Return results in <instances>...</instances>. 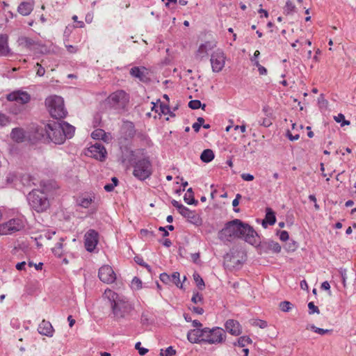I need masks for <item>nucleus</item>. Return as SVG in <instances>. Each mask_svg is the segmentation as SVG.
Wrapping results in <instances>:
<instances>
[{"label":"nucleus","mask_w":356,"mask_h":356,"mask_svg":"<svg viewBox=\"0 0 356 356\" xmlns=\"http://www.w3.org/2000/svg\"><path fill=\"white\" fill-rule=\"evenodd\" d=\"M102 299L111 308L115 318H124L132 311V307L127 298L111 289H106L104 291Z\"/></svg>","instance_id":"f257e3e1"},{"label":"nucleus","mask_w":356,"mask_h":356,"mask_svg":"<svg viewBox=\"0 0 356 356\" xmlns=\"http://www.w3.org/2000/svg\"><path fill=\"white\" fill-rule=\"evenodd\" d=\"M44 104L48 112L53 118L60 119L65 117L67 111L63 97L50 95L45 99Z\"/></svg>","instance_id":"f03ea898"},{"label":"nucleus","mask_w":356,"mask_h":356,"mask_svg":"<svg viewBox=\"0 0 356 356\" xmlns=\"http://www.w3.org/2000/svg\"><path fill=\"white\" fill-rule=\"evenodd\" d=\"M28 202L31 209L38 213L44 212L49 207L47 195L40 189H35L29 193Z\"/></svg>","instance_id":"7ed1b4c3"},{"label":"nucleus","mask_w":356,"mask_h":356,"mask_svg":"<svg viewBox=\"0 0 356 356\" xmlns=\"http://www.w3.org/2000/svg\"><path fill=\"white\" fill-rule=\"evenodd\" d=\"M204 343L219 344L225 341V331L220 327H205Z\"/></svg>","instance_id":"20e7f679"},{"label":"nucleus","mask_w":356,"mask_h":356,"mask_svg":"<svg viewBox=\"0 0 356 356\" xmlns=\"http://www.w3.org/2000/svg\"><path fill=\"white\" fill-rule=\"evenodd\" d=\"M45 131L48 138L55 144H62L65 142V133H63L60 124H48Z\"/></svg>","instance_id":"39448f33"},{"label":"nucleus","mask_w":356,"mask_h":356,"mask_svg":"<svg viewBox=\"0 0 356 356\" xmlns=\"http://www.w3.org/2000/svg\"><path fill=\"white\" fill-rule=\"evenodd\" d=\"M240 220H234L228 222L225 228L219 232L220 239H228L229 238H239Z\"/></svg>","instance_id":"423d86ee"},{"label":"nucleus","mask_w":356,"mask_h":356,"mask_svg":"<svg viewBox=\"0 0 356 356\" xmlns=\"http://www.w3.org/2000/svg\"><path fill=\"white\" fill-rule=\"evenodd\" d=\"M152 173L151 163L147 159L138 161L134 165V175L139 179L148 178Z\"/></svg>","instance_id":"0eeeda50"},{"label":"nucleus","mask_w":356,"mask_h":356,"mask_svg":"<svg viewBox=\"0 0 356 356\" xmlns=\"http://www.w3.org/2000/svg\"><path fill=\"white\" fill-rule=\"evenodd\" d=\"M24 228L22 220L12 219L0 225V235H8L18 232Z\"/></svg>","instance_id":"6e6552de"},{"label":"nucleus","mask_w":356,"mask_h":356,"mask_svg":"<svg viewBox=\"0 0 356 356\" xmlns=\"http://www.w3.org/2000/svg\"><path fill=\"white\" fill-rule=\"evenodd\" d=\"M98 277L102 282L108 284L114 283L117 278L114 270L109 265H103L100 267Z\"/></svg>","instance_id":"1a4fd4ad"},{"label":"nucleus","mask_w":356,"mask_h":356,"mask_svg":"<svg viewBox=\"0 0 356 356\" xmlns=\"http://www.w3.org/2000/svg\"><path fill=\"white\" fill-rule=\"evenodd\" d=\"M210 60L212 71L218 73L221 72L224 68L226 57L222 51H216L211 54Z\"/></svg>","instance_id":"9d476101"},{"label":"nucleus","mask_w":356,"mask_h":356,"mask_svg":"<svg viewBox=\"0 0 356 356\" xmlns=\"http://www.w3.org/2000/svg\"><path fill=\"white\" fill-rule=\"evenodd\" d=\"M205 327L191 330L187 333V339L191 343H204Z\"/></svg>","instance_id":"9b49d317"},{"label":"nucleus","mask_w":356,"mask_h":356,"mask_svg":"<svg viewBox=\"0 0 356 356\" xmlns=\"http://www.w3.org/2000/svg\"><path fill=\"white\" fill-rule=\"evenodd\" d=\"M106 150L104 146L95 144L88 149V155L95 159L104 161L106 157Z\"/></svg>","instance_id":"f8f14e48"},{"label":"nucleus","mask_w":356,"mask_h":356,"mask_svg":"<svg viewBox=\"0 0 356 356\" xmlns=\"http://www.w3.org/2000/svg\"><path fill=\"white\" fill-rule=\"evenodd\" d=\"M98 243V233L93 230H89L85 234V246L88 251H93Z\"/></svg>","instance_id":"ddd939ff"},{"label":"nucleus","mask_w":356,"mask_h":356,"mask_svg":"<svg viewBox=\"0 0 356 356\" xmlns=\"http://www.w3.org/2000/svg\"><path fill=\"white\" fill-rule=\"evenodd\" d=\"M181 215L186 218L187 221L193 225L199 227L202 225V219L200 215L196 213L193 211L190 210L187 207L182 209Z\"/></svg>","instance_id":"4468645a"},{"label":"nucleus","mask_w":356,"mask_h":356,"mask_svg":"<svg viewBox=\"0 0 356 356\" xmlns=\"http://www.w3.org/2000/svg\"><path fill=\"white\" fill-rule=\"evenodd\" d=\"M240 232L239 238H243L247 241H250L252 238L257 236V232L248 224L243 223L240 220Z\"/></svg>","instance_id":"2eb2a0df"},{"label":"nucleus","mask_w":356,"mask_h":356,"mask_svg":"<svg viewBox=\"0 0 356 356\" xmlns=\"http://www.w3.org/2000/svg\"><path fill=\"white\" fill-rule=\"evenodd\" d=\"M9 101L16 102L18 104H26L29 102L30 95L26 92L15 91L7 96Z\"/></svg>","instance_id":"dca6fc26"},{"label":"nucleus","mask_w":356,"mask_h":356,"mask_svg":"<svg viewBox=\"0 0 356 356\" xmlns=\"http://www.w3.org/2000/svg\"><path fill=\"white\" fill-rule=\"evenodd\" d=\"M95 202V195L93 193L84 194L81 195L77 200V205L84 208L88 209L91 207Z\"/></svg>","instance_id":"f3484780"},{"label":"nucleus","mask_w":356,"mask_h":356,"mask_svg":"<svg viewBox=\"0 0 356 356\" xmlns=\"http://www.w3.org/2000/svg\"><path fill=\"white\" fill-rule=\"evenodd\" d=\"M110 100L119 105H124L128 102V95L122 90L117 91L112 93L110 97Z\"/></svg>","instance_id":"a211bd4d"},{"label":"nucleus","mask_w":356,"mask_h":356,"mask_svg":"<svg viewBox=\"0 0 356 356\" xmlns=\"http://www.w3.org/2000/svg\"><path fill=\"white\" fill-rule=\"evenodd\" d=\"M225 327L227 331L234 336H238L242 332L240 324L234 320H228Z\"/></svg>","instance_id":"6ab92c4d"},{"label":"nucleus","mask_w":356,"mask_h":356,"mask_svg":"<svg viewBox=\"0 0 356 356\" xmlns=\"http://www.w3.org/2000/svg\"><path fill=\"white\" fill-rule=\"evenodd\" d=\"M38 332L40 334L52 337L54 334V327L51 324L46 321H42L38 326Z\"/></svg>","instance_id":"aec40b11"},{"label":"nucleus","mask_w":356,"mask_h":356,"mask_svg":"<svg viewBox=\"0 0 356 356\" xmlns=\"http://www.w3.org/2000/svg\"><path fill=\"white\" fill-rule=\"evenodd\" d=\"M33 7L34 2L33 1L29 2H22L18 6L17 11L22 15L27 16L33 11Z\"/></svg>","instance_id":"412c9836"},{"label":"nucleus","mask_w":356,"mask_h":356,"mask_svg":"<svg viewBox=\"0 0 356 356\" xmlns=\"http://www.w3.org/2000/svg\"><path fill=\"white\" fill-rule=\"evenodd\" d=\"M275 221L276 217L275 213L270 208H267L265 218L262 221L263 227L266 228L268 224L273 225L275 223Z\"/></svg>","instance_id":"4be33fe9"},{"label":"nucleus","mask_w":356,"mask_h":356,"mask_svg":"<svg viewBox=\"0 0 356 356\" xmlns=\"http://www.w3.org/2000/svg\"><path fill=\"white\" fill-rule=\"evenodd\" d=\"M156 107H159L160 112L159 115L163 117L166 120H168L171 117L174 116L173 113L170 111L168 106L162 104L161 106L156 105Z\"/></svg>","instance_id":"5701e85b"},{"label":"nucleus","mask_w":356,"mask_h":356,"mask_svg":"<svg viewBox=\"0 0 356 356\" xmlns=\"http://www.w3.org/2000/svg\"><path fill=\"white\" fill-rule=\"evenodd\" d=\"M286 136L291 141H296L300 138V134L298 131L297 126L295 123L292 124V129L286 131Z\"/></svg>","instance_id":"b1692460"},{"label":"nucleus","mask_w":356,"mask_h":356,"mask_svg":"<svg viewBox=\"0 0 356 356\" xmlns=\"http://www.w3.org/2000/svg\"><path fill=\"white\" fill-rule=\"evenodd\" d=\"M10 52L8 45L7 37L1 35L0 36V55H7Z\"/></svg>","instance_id":"393cba45"},{"label":"nucleus","mask_w":356,"mask_h":356,"mask_svg":"<svg viewBox=\"0 0 356 356\" xmlns=\"http://www.w3.org/2000/svg\"><path fill=\"white\" fill-rule=\"evenodd\" d=\"M60 125L62 127L63 133H65V139L72 138L74 133V128L66 122L61 123Z\"/></svg>","instance_id":"a878e982"},{"label":"nucleus","mask_w":356,"mask_h":356,"mask_svg":"<svg viewBox=\"0 0 356 356\" xmlns=\"http://www.w3.org/2000/svg\"><path fill=\"white\" fill-rule=\"evenodd\" d=\"M201 160L204 163H209L214 159L213 152L210 149H204L200 156Z\"/></svg>","instance_id":"bb28decb"},{"label":"nucleus","mask_w":356,"mask_h":356,"mask_svg":"<svg viewBox=\"0 0 356 356\" xmlns=\"http://www.w3.org/2000/svg\"><path fill=\"white\" fill-rule=\"evenodd\" d=\"M296 7L295 3L291 0H287L286 1L285 6L284 7V12L286 15H291L296 11Z\"/></svg>","instance_id":"cd10ccee"},{"label":"nucleus","mask_w":356,"mask_h":356,"mask_svg":"<svg viewBox=\"0 0 356 356\" xmlns=\"http://www.w3.org/2000/svg\"><path fill=\"white\" fill-rule=\"evenodd\" d=\"M193 280L200 290H203L205 287L204 282L200 275L195 272L193 275Z\"/></svg>","instance_id":"c85d7f7f"},{"label":"nucleus","mask_w":356,"mask_h":356,"mask_svg":"<svg viewBox=\"0 0 356 356\" xmlns=\"http://www.w3.org/2000/svg\"><path fill=\"white\" fill-rule=\"evenodd\" d=\"M334 120L336 122L340 124L341 127L348 126L350 124L349 120L345 119V116L342 113H339L337 115L334 116Z\"/></svg>","instance_id":"c756f323"},{"label":"nucleus","mask_w":356,"mask_h":356,"mask_svg":"<svg viewBox=\"0 0 356 356\" xmlns=\"http://www.w3.org/2000/svg\"><path fill=\"white\" fill-rule=\"evenodd\" d=\"M91 136L95 140H106V133L102 129H96L92 134Z\"/></svg>","instance_id":"7c9ffc66"},{"label":"nucleus","mask_w":356,"mask_h":356,"mask_svg":"<svg viewBox=\"0 0 356 356\" xmlns=\"http://www.w3.org/2000/svg\"><path fill=\"white\" fill-rule=\"evenodd\" d=\"M11 138L13 140L16 142L22 141L24 138V134L22 131L18 129H13L11 133Z\"/></svg>","instance_id":"2f4dec72"},{"label":"nucleus","mask_w":356,"mask_h":356,"mask_svg":"<svg viewBox=\"0 0 356 356\" xmlns=\"http://www.w3.org/2000/svg\"><path fill=\"white\" fill-rule=\"evenodd\" d=\"M184 200L187 204H196L197 201L195 200L193 195H192L191 188L188 189V193L184 195Z\"/></svg>","instance_id":"473e14b6"},{"label":"nucleus","mask_w":356,"mask_h":356,"mask_svg":"<svg viewBox=\"0 0 356 356\" xmlns=\"http://www.w3.org/2000/svg\"><path fill=\"white\" fill-rule=\"evenodd\" d=\"M171 280L173 281L174 284L179 289H183V284L180 283V275L178 272H174L171 275Z\"/></svg>","instance_id":"72a5a7b5"},{"label":"nucleus","mask_w":356,"mask_h":356,"mask_svg":"<svg viewBox=\"0 0 356 356\" xmlns=\"http://www.w3.org/2000/svg\"><path fill=\"white\" fill-rule=\"evenodd\" d=\"M307 329L312 330L313 332H314L318 334H321V335H323L326 333L330 332V330H327V329H323V328L317 327L314 325H308L307 326Z\"/></svg>","instance_id":"f704fd0d"},{"label":"nucleus","mask_w":356,"mask_h":356,"mask_svg":"<svg viewBox=\"0 0 356 356\" xmlns=\"http://www.w3.org/2000/svg\"><path fill=\"white\" fill-rule=\"evenodd\" d=\"M298 248V243L296 241H291L285 247L287 252H294Z\"/></svg>","instance_id":"c9c22d12"},{"label":"nucleus","mask_w":356,"mask_h":356,"mask_svg":"<svg viewBox=\"0 0 356 356\" xmlns=\"http://www.w3.org/2000/svg\"><path fill=\"white\" fill-rule=\"evenodd\" d=\"M268 248L275 253H280L282 250L281 245L275 241H270L268 243Z\"/></svg>","instance_id":"e433bc0d"},{"label":"nucleus","mask_w":356,"mask_h":356,"mask_svg":"<svg viewBox=\"0 0 356 356\" xmlns=\"http://www.w3.org/2000/svg\"><path fill=\"white\" fill-rule=\"evenodd\" d=\"M176 354V350L172 346L168 347L164 351L161 350L160 356H174Z\"/></svg>","instance_id":"4c0bfd02"},{"label":"nucleus","mask_w":356,"mask_h":356,"mask_svg":"<svg viewBox=\"0 0 356 356\" xmlns=\"http://www.w3.org/2000/svg\"><path fill=\"white\" fill-rule=\"evenodd\" d=\"M142 281L136 277H134L133 280H131V288L134 289V290H139L142 289Z\"/></svg>","instance_id":"58836bf2"},{"label":"nucleus","mask_w":356,"mask_h":356,"mask_svg":"<svg viewBox=\"0 0 356 356\" xmlns=\"http://www.w3.org/2000/svg\"><path fill=\"white\" fill-rule=\"evenodd\" d=\"M293 308V305L289 301L280 302V309L284 312H289Z\"/></svg>","instance_id":"ea45409f"},{"label":"nucleus","mask_w":356,"mask_h":356,"mask_svg":"<svg viewBox=\"0 0 356 356\" xmlns=\"http://www.w3.org/2000/svg\"><path fill=\"white\" fill-rule=\"evenodd\" d=\"M52 252L54 253L56 256L60 257L63 253L62 243H56V245L54 248H52Z\"/></svg>","instance_id":"a19ab883"},{"label":"nucleus","mask_w":356,"mask_h":356,"mask_svg":"<svg viewBox=\"0 0 356 356\" xmlns=\"http://www.w3.org/2000/svg\"><path fill=\"white\" fill-rule=\"evenodd\" d=\"M251 342L252 340L249 337L243 336L238 339L237 343L238 346L243 347L246 343H250Z\"/></svg>","instance_id":"79ce46f5"},{"label":"nucleus","mask_w":356,"mask_h":356,"mask_svg":"<svg viewBox=\"0 0 356 356\" xmlns=\"http://www.w3.org/2000/svg\"><path fill=\"white\" fill-rule=\"evenodd\" d=\"M140 234L142 236L147 238H153L154 236V233L152 230H149L147 229H143L140 230Z\"/></svg>","instance_id":"37998d69"},{"label":"nucleus","mask_w":356,"mask_h":356,"mask_svg":"<svg viewBox=\"0 0 356 356\" xmlns=\"http://www.w3.org/2000/svg\"><path fill=\"white\" fill-rule=\"evenodd\" d=\"M308 308H309V314L310 315L314 314H320V311H319L318 308L316 306H315V305L312 302H309Z\"/></svg>","instance_id":"c03bdc74"},{"label":"nucleus","mask_w":356,"mask_h":356,"mask_svg":"<svg viewBox=\"0 0 356 356\" xmlns=\"http://www.w3.org/2000/svg\"><path fill=\"white\" fill-rule=\"evenodd\" d=\"M204 122V120L202 118L200 117L197 118V122H195L192 126V127L194 129L195 132L199 131V130H200L201 126H202Z\"/></svg>","instance_id":"a18cd8bd"},{"label":"nucleus","mask_w":356,"mask_h":356,"mask_svg":"<svg viewBox=\"0 0 356 356\" xmlns=\"http://www.w3.org/2000/svg\"><path fill=\"white\" fill-rule=\"evenodd\" d=\"M159 278H160L161 281L165 284H170V282L171 281L170 275H169L166 273H161L159 275Z\"/></svg>","instance_id":"49530a36"},{"label":"nucleus","mask_w":356,"mask_h":356,"mask_svg":"<svg viewBox=\"0 0 356 356\" xmlns=\"http://www.w3.org/2000/svg\"><path fill=\"white\" fill-rule=\"evenodd\" d=\"M130 73H131V76H133L134 77L141 79L143 76V72H141V70L139 67H133L131 70Z\"/></svg>","instance_id":"de8ad7c7"},{"label":"nucleus","mask_w":356,"mask_h":356,"mask_svg":"<svg viewBox=\"0 0 356 356\" xmlns=\"http://www.w3.org/2000/svg\"><path fill=\"white\" fill-rule=\"evenodd\" d=\"M188 106L192 109H197L202 106V104L200 100L194 99L189 102Z\"/></svg>","instance_id":"09e8293b"},{"label":"nucleus","mask_w":356,"mask_h":356,"mask_svg":"<svg viewBox=\"0 0 356 356\" xmlns=\"http://www.w3.org/2000/svg\"><path fill=\"white\" fill-rule=\"evenodd\" d=\"M191 301L195 304L202 303L203 298H202V295H200V293H193V296L191 298Z\"/></svg>","instance_id":"8fccbe9b"},{"label":"nucleus","mask_w":356,"mask_h":356,"mask_svg":"<svg viewBox=\"0 0 356 356\" xmlns=\"http://www.w3.org/2000/svg\"><path fill=\"white\" fill-rule=\"evenodd\" d=\"M135 348L138 350L140 355H145L148 352V349L144 347H141V343L137 342L135 344Z\"/></svg>","instance_id":"3c124183"},{"label":"nucleus","mask_w":356,"mask_h":356,"mask_svg":"<svg viewBox=\"0 0 356 356\" xmlns=\"http://www.w3.org/2000/svg\"><path fill=\"white\" fill-rule=\"evenodd\" d=\"M277 235L282 241H286L289 239V234L286 231L279 232Z\"/></svg>","instance_id":"603ef678"},{"label":"nucleus","mask_w":356,"mask_h":356,"mask_svg":"<svg viewBox=\"0 0 356 356\" xmlns=\"http://www.w3.org/2000/svg\"><path fill=\"white\" fill-rule=\"evenodd\" d=\"M257 69H258V72L259 73L260 75H266L267 74V70L266 67H264V66L261 65L259 64V63H256V65H255Z\"/></svg>","instance_id":"864d4df0"},{"label":"nucleus","mask_w":356,"mask_h":356,"mask_svg":"<svg viewBox=\"0 0 356 356\" xmlns=\"http://www.w3.org/2000/svg\"><path fill=\"white\" fill-rule=\"evenodd\" d=\"M191 311L196 314L202 315L204 313V309L199 307H193L190 308Z\"/></svg>","instance_id":"5fc2aeb1"},{"label":"nucleus","mask_w":356,"mask_h":356,"mask_svg":"<svg viewBox=\"0 0 356 356\" xmlns=\"http://www.w3.org/2000/svg\"><path fill=\"white\" fill-rule=\"evenodd\" d=\"M36 67L38 68L37 72H36L37 75H38L39 76H44V74L45 73V70H44V67H42V65L39 63L36 64Z\"/></svg>","instance_id":"6e6d98bb"},{"label":"nucleus","mask_w":356,"mask_h":356,"mask_svg":"<svg viewBox=\"0 0 356 356\" xmlns=\"http://www.w3.org/2000/svg\"><path fill=\"white\" fill-rule=\"evenodd\" d=\"M28 264L30 267L33 266L36 270H42V266H43L42 262H39L38 264H35L33 261H29Z\"/></svg>","instance_id":"4d7b16f0"},{"label":"nucleus","mask_w":356,"mask_h":356,"mask_svg":"<svg viewBox=\"0 0 356 356\" xmlns=\"http://www.w3.org/2000/svg\"><path fill=\"white\" fill-rule=\"evenodd\" d=\"M241 177L243 180L247 181H250L254 179V176L252 175L248 174V173H243L241 175Z\"/></svg>","instance_id":"13d9d810"},{"label":"nucleus","mask_w":356,"mask_h":356,"mask_svg":"<svg viewBox=\"0 0 356 356\" xmlns=\"http://www.w3.org/2000/svg\"><path fill=\"white\" fill-rule=\"evenodd\" d=\"M260 55L259 51L257 50L254 51L253 56L251 58L252 62L253 63L254 65H256L257 63H259L258 58Z\"/></svg>","instance_id":"bf43d9fd"},{"label":"nucleus","mask_w":356,"mask_h":356,"mask_svg":"<svg viewBox=\"0 0 356 356\" xmlns=\"http://www.w3.org/2000/svg\"><path fill=\"white\" fill-rule=\"evenodd\" d=\"M152 104L153 105L152 107V111H155V112L159 114V113L160 112L159 107H156V106H161L162 103L161 102L160 100H157L156 102H152Z\"/></svg>","instance_id":"052dcab7"},{"label":"nucleus","mask_w":356,"mask_h":356,"mask_svg":"<svg viewBox=\"0 0 356 356\" xmlns=\"http://www.w3.org/2000/svg\"><path fill=\"white\" fill-rule=\"evenodd\" d=\"M255 325L263 329L267 327V323L263 320H257L255 321Z\"/></svg>","instance_id":"680f3d73"},{"label":"nucleus","mask_w":356,"mask_h":356,"mask_svg":"<svg viewBox=\"0 0 356 356\" xmlns=\"http://www.w3.org/2000/svg\"><path fill=\"white\" fill-rule=\"evenodd\" d=\"M172 204H173V206H175V207H177L178 209V210H179L180 213L182 212V209H185L186 208V207L183 206L182 204H180L176 200H172Z\"/></svg>","instance_id":"e2e57ef3"},{"label":"nucleus","mask_w":356,"mask_h":356,"mask_svg":"<svg viewBox=\"0 0 356 356\" xmlns=\"http://www.w3.org/2000/svg\"><path fill=\"white\" fill-rule=\"evenodd\" d=\"M309 199L312 201L314 204V207L316 210L319 209V205L317 204V200L314 195H310L309 196Z\"/></svg>","instance_id":"0e129e2a"},{"label":"nucleus","mask_w":356,"mask_h":356,"mask_svg":"<svg viewBox=\"0 0 356 356\" xmlns=\"http://www.w3.org/2000/svg\"><path fill=\"white\" fill-rule=\"evenodd\" d=\"M191 259L195 263H197L200 259V253L195 252L191 254Z\"/></svg>","instance_id":"69168bd1"},{"label":"nucleus","mask_w":356,"mask_h":356,"mask_svg":"<svg viewBox=\"0 0 356 356\" xmlns=\"http://www.w3.org/2000/svg\"><path fill=\"white\" fill-rule=\"evenodd\" d=\"M321 287L325 291H329L330 289V285L327 281H325L321 284Z\"/></svg>","instance_id":"338daca9"},{"label":"nucleus","mask_w":356,"mask_h":356,"mask_svg":"<svg viewBox=\"0 0 356 356\" xmlns=\"http://www.w3.org/2000/svg\"><path fill=\"white\" fill-rule=\"evenodd\" d=\"M25 265H26V262L22 261V262L17 263L16 264L15 267L18 270H22L24 268Z\"/></svg>","instance_id":"774afa93"}]
</instances>
